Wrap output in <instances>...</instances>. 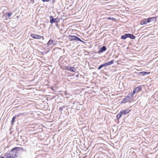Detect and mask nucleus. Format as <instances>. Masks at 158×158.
<instances>
[{"instance_id":"4468645a","label":"nucleus","mask_w":158,"mask_h":158,"mask_svg":"<svg viewBox=\"0 0 158 158\" xmlns=\"http://www.w3.org/2000/svg\"><path fill=\"white\" fill-rule=\"evenodd\" d=\"M148 22L154 21L156 20V18L155 17H152L151 18H148Z\"/></svg>"},{"instance_id":"c756f323","label":"nucleus","mask_w":158,"mask_h":158,"mask_svg":"<svg viewBox=\"0 0 158 158\" xmlns=\"http://www.w3.org/2000/svg\"><path fill=\"white\" fill-rule=\"evenodd\" d=\"M75 102H74L73 103V104H74H74H75Z\"/></svg>"},{"instance_id":"423d86ee","label":"nucleus","mask_w":158,"mask_h":158,"mask_svg":"<svg viewBox=\"0 0 158 158\" xmlns=\"http://www.w3.org/2000/svg\"><path fill=\"white\" fill-rule=\"evenodd\" d=\"M76 70L77 69L75 67L69 66V71L73 72H75L76 71Z\"/></svg>"},{"instance_id":"a211bd4d","label":"nucleus","mask_w":158,"mask_h":158,"mask_svg":"<svg viewBox=\"0 0 158 158\" xmlns=\"http://www.w3.org/2000/svg\"><path fill=\"white\" fill-rule=\"evenodd\" d=\"M15 118L14 116L12 118V120L11 122V123L12 125L14 124V122H15Z\"/></svg>"},{"instance_id":"39448f33","label":"nucleus","mask_w":158,"mask_h":158,"mask_svg":"<svg viewBox=\"0 0 158 158\" xmlns=\"http://www.w3.org/2000/svg\"><path fill=\"white\" fill-rule=\"evenodd\" d=\"M31 36L33 38L35 39H40L43 36L39 35H35L34 34H31Z\"/></svg>"},{"instance_id":"5701e85b","label":"nucleus","mask_w":158,"mask_h":158,"mask_svg":"<svg viewBox=\"0 0 158 158\" xmlns=\"http://www.w3.org/2000/svg\"><path fill=\"white\" fill-rule=\"evenodd\" d=\"M77 40H78L79 41H80V42H81L83 43H84V42L83 41H82V40H81L80 38H79L78 37H77V38H76V41Z\"/></svg>"},{"instance_id":"b1692460","label":"nucleus","mask_w":158,"mask_h":158,"mask_svg":"<svg viewBox=\"0 0 158 158\" xmlns=\"http://www.w3.org/2000/svg\"><path fill=\"white\" fill-rule=\"evenodd\" d=\"M69 66H65V69L69 71Z\"/></svg>"},{"instance_id":"cd10ccee","label":"nucleus","mask_w":158,"mask_h":158,"mask_svg":"<svg viewBox=\"0 0 158 158\" xmlns=\"http://www.w3.org/2000/svg\"><path fill=\"white\" fill-rule=\"evenodd\" d=\"M31 2L33 3H34V0H30Z\"/></svg>"},{"instance_id":"6e6552de","label":"nucleus","mask_w":158,"mask_h":158,"mask_svg":"<svg viewBox=\"0 0 158 158\" xmlns=\"http://www.w3.org/2000/svg\"><path fill=\"white\" fill-rule=\"evenodd\" d=\"M77 36L74 35H69V39L70 41L75 40L76 41V38Z\"/></svg>"},{"instance_id":"20e7f679","label":"nucleus","mask_w":158,"mask_h":158,"mask_svg":"<svg viewBox=\"0 0 158 158\" xmlns=\"http://www.w3.org/2000/svg\"><path fill=\"white\" fill-rule=\"evenodd\" d=\"M131 98L129 95L126 96L125 98H124L123 100L121 102L122 103H125L127 102H129L130 101Z\"/></svg>"},{"instance_id":"1a4fd4ad","label":"nucleus","mask_w":158,"mask_h":158,"mask_svg":"<svg viewBox=\"0 0 158 158\" xmlns=\"http://www.w3.org/2000/svg\"><path fill=\"white\" fill-rule=\"evenodd\" d=\"M114 62V60H113L112 61H110L106 63H105V65H106V67L107 66H109L112 64H113Z\"/></svg>"},{"instance_id":"2eb2a0df","label":"nucleus","mask_w":158,"mask_h":158,"mask_svg":"<svg viewBox=\"0 0 158 158\" xmlns=\"http://www.w3.org/2000/svg\"><path fill=\"white\" fill-rule=\"evenodd\" d=\"M141 89V87L140 86H138V87L136 88L135 90L137 92L139 91V90Z\"/></svg>"},{"instance_id":"0eeeda50","label":"nucleus","mask_w":158,"mask_h":158,"mask_svg":"<svg viewBox=\"0 0 158 158\" xmlns=\"http://www.w3.org/2000/svg\"><path fill=\"white\" fill-rule=\"evenodd\" d=\"M15 149L17 152H18L19 151H20L26 152V150L23 148L15 147Z\"/></svg>"},{"instance_id":"7ed1b4c3","label":"nucleus","mask_w":158,"mask_h":158,"mask_svg":"<svg viewBox=\"0 0 158 158\" xmlns=\"http://www.w3.org/2000/svg\"><path fill=\"white\" fill-rule=\"evenodd\" d=\"M127 38H129L132 39H135V36L134 35L130 33L126 34L124 35L121 36V38L123 40H125Z\"/></svg>"},{"instance_id":"f3484780","label":"nucleus","mask_w":158,"mask_h":158,"mask_svg":"<svg viewBox=\"0 0 158 158\" xmlns=\"http://www.w3.org/2000/svg\"><path fill=\"white\" fill-rule=\"evenodd\" d=\"M103 67H106V65H105V63L103 64H102L100 66H99L98 67V70L102 68Z\"/></svg>"},{"instance_id":"9b49d317","label":"nucleus","mask_w":158,"mask_h":158,"mask_svg":"<svg viewBox=\"0 0 158 158\" xmlns=\"http://www.w3.org/2000/svg\"><path fill=\"white\" fill-rule=\"evenodd\" d=\"M50 23H53L56 22V19H54L52 16H50Z\"/></svg>"},{"instance_id":"393cba45","label":"nucleus","mask_w":158,"mask_h":158,"mask_svg":"<svg viewBox=\"0 0 158 158\" xmlns=\"http://www.w3.org/2000/svg\"><path fill=\"white\" fill-rule=\"evenodd\" d=\"M43 2H48L51 0H41Z\"/></svg>"},{"instance_id":"9d476101","label":"nucleus","mask_w":158,"mask_h":158,"mask_svg":"<svg viewBox=\"0 0 158 158\" xmlns=\"http://www.w3.org/2000/svg\"><path fill=\"white\" fill-rule=\"evenodd\" d=\"M148 23L149 22L148 20V19H144L141 21V24L142 25H144Z\"/></svg>"},{"instance_id":"dca6fc26","label":"nucleus","mask_w":158,"mask_h":158,"mask_svg":"<svg viewBox=\"0 0 158 158\" xmlns=\"http://www.w3.org/2000/svg\"><path fill=\"white\" fill-rule=\"evenodd\" d=\"M137 92H136V91L135 90V89H134V90H133L132 93V94H129V96H130V97L131 96V98H132L133 97V96Z\"/></svg>"},{"instance_id":"aec40b11","label":"nucleus","mask_w":158,"mask_h":158,"mask_svg":"<svg viewBox=\"0 0 158 158\" xmlns=\"http://www.w3.org/2000/svg\"><path fill=\"white\" fill-rule=\"evenodd\" d=\"M65 107H65V106H61L60 107V108L59 109V110L61 112L63 110V108H65Z\"/></svg>"},{"instance_id":"4be33fe9","label":"nucleus","mask_w":158,"mask_h":158,"mask_svg":"<svg viewBox=\"0 0 158 158\" xmlns=\"http://www.w3.org/2000/svg\"><path fill=\"white\" fill-rule=\"evenodd\" d=\"M6 14H7V16H8V17H10L11 16V15H12V13H11L10 12H7L6 13Z\"/></svg>"},{"instance_id":"412c9836","label":"nucleus","mask_w":158,"mask_h":158,"mask_svg":"<svg viewBox=\"0 0 158 158\" xmlns=\"http://www.w3.org/2000/svg\"><path fill=\"white\" fill-rule=\"evenodd\" d=\"M107 19L110 20H112L114 21L116 20V19L111 17H109Z\"/></svg>"},{"instance_id":"a878e982","label":"nucleus","mask_w":158,"mask_h":158,"mask_svg":"<svg viewBox=\"0 0 158 158\" xmlns=\"http://www.w3.org/2000/svg\"><path fill=\"white\" fill-rule=\"evenodd\" d=\"M14 117H15V118H16L20 117V116H19V114H18L15 115V116H14Z\"/></svg>"},{"instance_id":"6ab92c4d","label":"nucleus","mask_w":158,"mask_h":158,"mask_svg":"<svg viewBox=\"0 0 158 158\" xmlns=\"http://www.w3.org/2000/svg\"><path fill=\"white\" fill-rule=\"evenodd\" d=\"M140 73L142 74V75L144 76L146 75H147V74L149 73H150L146 72H140Z\"/></svg>"},{"instance_id":"bb28decb","label":"nucleus","mask_w":158,"mask_h":158,"mask_svg":"<svg viewBox=\"0 0 158 158\" xmlns=\"http://www.w3.org/2000/svg\"><path fill=\"white\" fill-rule=\"evenodd\" d=\"M19 116H22L24 114L23 113H19Z\"/></svg>"},{"instance_id":"ddd939ff","label":"nucleus","mask_w":158,"mask_h":158,"mask_svg":"<svg viewBox=\"0 0 158 158\" xmlns=\"http://www.w3.org/2000/svg\"><path fill=\"white\" fill-rule=\"evenodd\" d=\"M55 42V41H53L52 40H49L47 43L48 46L51 45L52 44H54Z\"/></svg>"},{"instance_id":"c85d7f7f","label":"nucleus","mask_w":158,"mask_h":158,"mask_svg":"<svg viewBox=\"0 0 158 158\" xmlns=\"http://www.w3.org/2000/svg\"><path fill=\"white\" fill-rule=\"evenodd\" d=\"M79 75V74H78L77 75H76V77H78Z\"/></svg>"},{"instance_id":"f257e3e1","label":"nucleus","mask_w":158,"mask_h":158,"mask_svg":"<svg viewBox=\"0 0 158 158\" xmlns=\"http://www.w3.org/2000/svg\"><path fill=\"white\" fill-rule=\"evenodd\" d=\"M17 153L18 152L15 147L12 149L10 152L6 153L5 155L7 158H16L17 157Z\"/></svg>"},{"instance_id":"f8f14e48","label":"nucleus","mask_w":158,"mask_h":158,"mask_svg":"<svg viewBox=\"0 0 158 158\" xmlns=\"http://www.w3.org/2000/svg\"><path fill=\"white\" fill-rule=\"evenodd\" d=\"M106 49V47L105 46H103L99 50V52H103L105 51Z\"/></svg>"},{"instance_id":"f03ea898","label":"nucleus","mask_w":158,"mask_h":158,"mask_svg":"<svg viewBox=\"0 0 158 158\" xmlns=\"http://www.w3.org/2000/svg\"><path fill=\"white\" fill-rule=\"evenodd\" d=\"M130 110L127 109L123 110L121 111L120 112L117 114V118L118 119L120 118L122 115H125L127 114L130 112Z\"/></svg>"}]
</instances>
